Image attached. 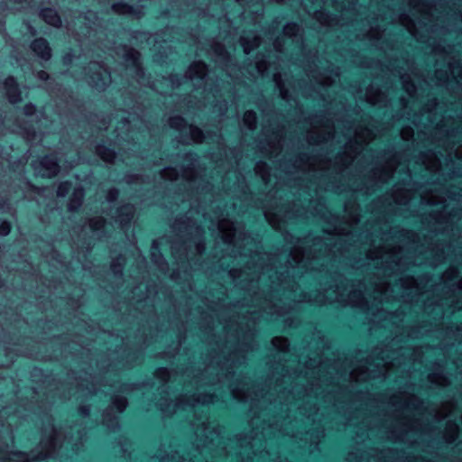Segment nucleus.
<instances>
[{"label": "nucleus", "instance_id": "ddd939ff", "mask_svg": "<svg viewBox=\"0 0 462 462\" xmlns=\"http://www.w3.org/2000/svg\"><path fill=\"white\" fill-rule=\"evenodd\" d=\"M336 137V126L330 123H326L321 126L313 125L312 130L308 134V142L311 144H319Z\"/></svg>", "mask_w": 462, "mask_h": 462}, {"label": "nucleus", "instance_id": "864d4df0", "mask_svg": "<svg viewBox=\"0 0 462 462\" xmlns=\"http://www.w3.org/2000/svg\"><path fill=\"white\" fill-rule=\"evenodd\" d=\"M268 67H267V63L266 61L262 59H258L257 61H256V69L259 73L261 74H263L266 70H267Z\"/></svg>", "mask_w": 462, "mask_h": 462}, {"label": "nucleus", "instance_id": "58836bf2", "mask_svg": "<svg viewBox=\"0 0 462 462\" xmlns=\"http://www.w3.org/2000/svg\"><path fill=\"white\" fill-rule=\"evenodd\" d=\"M244 125L248 127V129L253 130L256 126V115L254 111L248 110L245 113L243 118Z\"/></svg>", "mask_w": 462, "mask_h": 462}, {"label": "nucleus", "instance_id": "37998d69", "mask_svg": "<svg viewBox=\"0 0 462 462\" xmlns=\"http://www.w3.org/2000/svg\"><path fill=\"white\" fill-rule=\"evenodd\" d=\"M300 31V26L294 23H287L283 28V33L288 37H295Z\"/></svg>", "mask_w": 462, "mask_h": 462}, {"label": "nucleus", "instance_id": "8fccbe9b", "mask_svg": "<svg viewBox=\"0 0 462 462\" xmlns=\"http://www.w3.org/2000/svg\"><path fill=\"white\" fill-rule=\"evenodd\" d=\"M123 262L121 258L116 259L112 262L111 268L115 274H121L123 271Z\"/></svg>", "mask_w": 462, "mask_h": 462}, {"label": "nucleus", "instance_id": "a211bd4d", "mask_svg": "<svg viewBox=\"0 0 462 462\" xmlns=\"http://www.w3.org/2000/svg\"><path fill=\"white\" fill-rule=\"evenodd\" d=\"M42 167V175L45 177H53L59 172V164L57 160L52 156H45L40 162Z\"/></svg>", "mask_w": 462, "mask_h": 462}, {"label": "nucleus", "instance_id": "f704fd0d", "mask_svg": "<svg viewBox=\"0 0 462 462\" xmlns=\"http://www.w3.org/2000/svg\"><path fill=\"white\" fill-rule=\"evenodd\" d=\"M401 80L403 88L407 92V94L411 97H413L416 93L417 88L413 82V79H411V76L410 74H402L401 76Z\"/></svg>", "mask_w": 462, "mask_h": 462}, {"label": "nucleus", "instance_id": "7ed1b4c3", "mask_svg": "<svg viewBox=\"0 0 462 462\" xmlns=\"http://www.w3.org/2000/svg\"><path fill=\"white\" fill-rule=\"evenodd\" d=\"M319 385L311 383L310 389L299 383H295L291 390H282L281 394L273 402L270 401V407L276 408L279 404L285 412H291L297 409L299 412L311 419L313 421L321 420L324 416L323 410L337 407V394L330 391H319Z\"/></svg>", "mask_w": 462, "mask_h": 462}, {"label": "nucleus", "instance_id": "f03ea898", "mask_svg": "<svg viewBox=\"0 0 462 462\" xmlns=\"http://www.w3.org/2000/svg\"><path fill=\"white\" fill-rule=\"evenodd\" d=\"M404 250L403 245L391 244L369 248L366 252L367 258L372 261H380L374 263V267L377 269L376 274L382 275L383 278L371 282L369 288L362 282L357 284L347 283L343 287V281H341V285L337 284L325 290L322 300L337 301L369 310L368 303L371 300L383 302L394 298L393 286L385 278L397 274L408 264L414 263L413 261L404 257Z\"/></svg>", "mask_w": 462, "mask_h": 462}, {"label": "nucleus", "instance_id": "a19ab883", "mask_svg": "<svg viewBox=\"0 0 462 462\" xmlns=\"http://www.w3.org/2000/svg\"><path fill=\"white\" fill-rule=\"evenodd\" d=\"M161 176L163 179L174 180L179 178L180 172L176 168L167 167L161 171Z\"/></svg>", "mask_w": 462, "mask_h": 462}, {"label": "nucleus", "instance_id": "69168bd1", "mask_svg": "<svg viewBox=\"0 0 462 462\" xmlns=\"http://www.w3.org/2000/svg\"><path fill=\"white\" fill-rule=\"evenodd\" d=\"M402 236H407L408 238H414L415 234L410 231L402 230Z\"/></svg>", "mask_w": 462, "mask_h": 462}, {"label": "nucleus", "instance_id": "680f3d73", "mask_svg": "<svg viewBox=\"0 0 462 462\" xmlns=\"http://www.w3.org/2000/svg\"><path fill=\"white\" fill-rule=\"evenodd\" d=\"M10 410H13V409L11 407H5L0 411V420H1L2 424H3L2 419L8 414Z\"/></svg>", "mask_w": 462, "mask_h": 462}, {"label": "nucleus", "instance_id": "20e7f679", "mask_svg": "<svg viewBox=\"0 0 462 462\" xmlns=\"http://www.w3.org/2000/svg\"><path fill=\"white\" fill-rule=\"evenodd\" d=\"M419 403V400L414 396H409L398 403L400 414L394 417L385 432L388 439L412 445L417 443L419 439H424L425 430L420 420L415 418L417 413L411 411L416 409Z\"/></svg>", "mask_w": 462, "mask_h": 462}, {"label": "nucleus", "instance_id": "473e14b6", "mask_svg": "<svg viewBox=\"0 0 462 462\" xmlns=\"http://www.w3.org/2000/svg\"><path fill=\"white\" fill-rule=\"evenodd\" d=\"M151 257L152 262L158 266V268L162 271L167 270V263L161 253L157 250L156 243L153 242L152 246Z\"/></svg>", "mask_w": 462, "mask_h": 462}, {"label": "nucleus", "instance_id": "9d476101", "mask_svg": "<svg viewBox=\"0 0 462 462\" xmlns=\"http://www.w3.org/2000/svg\"><path fill=\"white\" fill-rule=\"evenodd\" d=\"M266 220L275 229H282V223L291 219L293 217H301L302 214L299 211H293L291 205L276 206L275 208H267L263 212Z\"/></svg>", "mask_w": 462, "mask_h": 462}, {"label": "nucleus", "instance_id": "de8ad7c7", "mask_svg": "<svg viewBox=\"0 0 462 462\" xmlns=\"http://www.w3.org/2000/svg\"><path fill=\"white\" fill-rule=\"evenodd\" d=\"M399 282L401 287L404 289L412 288L416 283V281L412 277H402L399 279Z\"/></svg>", "mask_w": 462, "mask_h": 462}, {"label": "nucleus", "instance_id": "4468645a", "mask_svg": "<svg viewBox=\"0 0 462 462\" xmlns=\"http://www.w3.org/2000/svg\"><path fill=\"white\" fill-rule=\"evenodd\" d=\"M116 54L124 59L127 66H132L136 77L143 76V69L139 62L140 53L137 51L124 45L117 48Z\"/></svg>", "mask_w": 462, "mask_h": 462}, {"label": "nucleus", "instance_id": "09e8293b", "mask_svg": "<svg viewBox=\"0 0 462 462\" xmlns=\"http://www.w3.org/2000/svg\"><path fill=\"white\" fill-rule=\"evenodd\" d=\"M383 33L384 32L382 31L380 28L372 27L367 33V37L370 39L380 40L383 37Z\"/></svg>", "mask_w": 462, "mask_h": 462}, {"label": "nucleus", "instance_id": "a18cd8bd", "mask_svg": "<svg viewBox=\"0 0 462 462\" xmlns=\"http://www.w3.org/2000/svg\"><path fill=\"white\" fill-rule=\"evenodd\" d=\"M105 222V219L101 217H94L89 220V227L94 231L100 230L104 227Z\"/></svg>", "mask_w": 462, "mask_h": 462}, {"label": "nucleus", "instance_id": "4d7b16f0", "mask_svg": "<svg viewBox=\"0 0 462 462\" xmlns=\"http://www.w3.org/2000/svg\"><path fill=\"white\" fill-rule=\"evenodd\" d=\"M401 355L402 356H409L410 359H412V360H416L417 359V356H416V353L414 350L411 349V348H408V347H405V348H402L401 349Z\"/></svg>", "mask_w": 462, "mask_h": 462}, {"label": "nucleus", "instance_id": "2eb2a0df", "mask_svg": "<svg viewBox=\"0 0 462 462\" xmlns=\"http://www.w3.org/2000/svg\"><path fill=\"white\" fill-rule=\"evenodd\" d=\"M207 76V66L201 61L193 62L186 72V78L194 81L199 80L204 82Z\"/></svg>", "mask_w": 462, "mask_h": 462}, {"label": "nucleus", "instance_id": "0eeeda50", "mask_svg": "<svg viewBox=\"0 0 462 462\" xmlns=\"http://www.w3.org/2000/svg\"><path fill=\"white\" fill-rule=\"evenodd\" d=\"M215 402V395L208 393H199L198 395H182L176 402H171L168 399H161L157 405L165 415H171L179 409L194 407L196 404H208Z\"/></svg>", "mask_w": 462, "mask_h": 462}, {"label": "nucleus", "instance_id": "e2e57ef3", "mask_svg": "<svg viewBox=\"0 0 462 462\" xmlns=\"http://www.w3.org/2000/svg\"><path fill=\"white\" fill-rule=\"evenodd\" d=\"M79 412L82 414L83 417H87L89 414V408L88 406H81L79 408Z\"/></svg>", "mask_w": 462, "mask_h": 462}, {"label": "nucleus", "instance_id": "72a5a7b5", "mask_svg": "<svg viewBox=\"0 0 462 462\" xmlns=\"http://www.w3.org/2000/svg\"><path fill=\"white\" fill-rule=\"evenodd\" d=\"M97 153L103 161L106 162H113L116 158L115 152L104 145L97 146Z\"/></svg>", "mask_w": 462, "mask_h": 462}, {"label": "nucleus", "instance_id": "603ef678", "mask_svg": "<svg viewBox=\"0 0 462 462\" xmlns=\"http://www.w3.org/2000/svg\"><path fill=\"white\" fill-rule=\"evenodd\" d=\"M436 106H437L436 99H433V100H431L430 104H429L426 107H424L422 109L423 113L428 114V120L430 123H432V120H431V111H432L433 108H435Z\"/></svg>", "mask_w": 462, "mask_h": 462}, {"label": "nucleus", "instance_id": "79ce46f5", "mask_svg": "<svg viewBox=\"0 0 462 462\" xmlns=\"http://www.w3.org/2000/svg\"><path fill=\"white\" fill-rule=\"evenodd\" d=\"M112 9L115 13L119 14H132L134 13L132 6L122 3L114 4Z\"/></svg>", "mask_w": 462, "mask_h": 462}, {"label": "nucleus", "instance_id": "cd10ccee", "mask_svg": "<svg viewBox=\"0 0 462 462\" xmlns=\"http://www.w3.org/2000/svg\"><path fill=\"white\" fill-rule=\"evenodd\" d=\"M459 427L458 425L451 420H448L446 425L445 432L443 434V438L445 439L446 442L452 443L455 441L458 435Z\"/></svg>", "mask_w": 462, "mask_h": 462}, {"label": "nucleus", "instance_id": "bb28decb", "mask_svg": "<svg viewBox=\"0 0 462 462\" xmlns=\"http://www.w3.org/2000/svg\"><path fill=\"white\" fill-rule=\"evenodd\" d=\"M400 23L406 28V30L417 40L422 41L419 36L415 22L407 14H402L399 18Z\"/></svg>", "mask_w": 462, "mask_h": 462}, {"label": "nucleus", "instance_id": "052dcab7", "mask_svg": "<svg viewBox=\"0 0 462 462\" xmlns=\"http://www.w3.org/2000/svg\"><path fill=\"white\" fill-rule=\"evenodd\" d=\"M156 374L157 376L165 379L169 375V373L166 368H160L157 370Z\"/></svg>", "mask_w": 462, "mask_h": 462}, {"label": "nucleus", "instance_id": "7c9ffc66", "mask_svg": "<svg viewBox=\"0 0 462 462\" xmlns=\"http://www.w3.org/2000/svg\"><path fill=\"white\" fill-rule=\"evenodd\" d=\"M395 168L393 163H388L383 170H376L374 173V178L377 179L381 182H386L389 179L392 178Z\"/></svg>", "mask_w": 462, "mask_h": 462}, {"label": "nucleus", "instance_id": "393cba45", "mask_svg": "<svg viewBox=\"0 0 462 462\" xmlns=\"http://www.w3.org/2000/svg\"><path fill=\"white\" fill-rule=\"evenodd\" d=\"M240 42L245 53L248 54L252 50L260 45L261 38L254 33H250L242 36Z\"/></svg>", "mask_w": 462, "mask_h": 462}, {"label": "nucleus", "instance_id": "1a4fd4ad", "mask_svg": "<svg viewBox=\"0 0 462 462\" xmlns=\"http://www.w3.org/2000/svg\"><path fill=\"white\" fill-rule=\"evenodd\" d=\"M84 79L97 89H104L111 82L110 72L99 62H91Z\"/></svg>", "mask_w": 462, "mask_h": 462}, {"label": "nucleus", "instance_id": "e433bc0d", "mask_svg": "<svg viewBox=\"0 0 462 462\" xmlns=\"http://www.w3.org/2000/svg\"><path fill=\"white\" fill-rule=\"evenodd\" d=\"M410 199H411V196L407 190H399V189L394 190L393 200L397 204L406 205L410 202Z\"/></svg>", "mask_w": 462, "mask_h": 462}, {"label": "nucleus", "instance_id": "f257e3e1", "mask_svg": "<svg viewBox=\"0 0 462 462\" xmlns=\"http://www.w3.org/2000/svg\"><path fill=\"white\" fill-rule=\"evenodd\" d=\"M210 229L217 230L227 245H233L236 253L247 257L242 269H232L229 275L237 281L241 289L247 291L251 296V307L254 310L243 313L245 319L255 322L260 317L274 319L287 313L291 306L283 302L278 296L282 292L285 299L297 300L296 295H291L296 290L295 277L309 270L323 272L325 263L343 255L348 249L344 247L349 240L346 236L316 237L311 248L307 253L305 247L309 244L307 238L298 239L290 254L285 258L286 265L278 270L274 263L283 258L282 254H270L258 252L254 239L245 232L241 223H234L226 217L217 216L211 219ZM249 305V303H247Z\"/></svg>", "mask_w": 462, "mask_h": 462}, {"label": "nucleus", "instance_id": "a878e982", "mask_svg": "<svg viewBox=\"0 0 462 462\" xmlns=\"http://www.w3.org/2000/svg\"><path fill=\"white\" fill-rule=\"evenodd\" d=\"M40 15L50 25L59 27L61 24L58 13L52 8L42 9Z\"/></svg>", "mask_w": 462, "mask_h": 462}, {"label": "nucleus", "instance_id": "39448f33", "mask_svg": "<svg viewBox=\"0 0 462 462\" xmlns=\"http://www.w3.org/2000/svg\"><path fill=\"white\" fill-rule=\"evenodd\" d=\"M60 436L61 433L54 428L52 420L48 418L47 424L42 430V440L36 450H33L30 456L20 451L7 454L0 450V462H31L51 457L56 454L60 445Z\"/></svg>", "mask_w": 462, "mask_h": 462}, {"label": "nucleus", "instance_id": "5fc2aeb1", "mask_svg": "<svg viewBox=\"0 0 462 462\" xmlns=\"http://www.w3.org/2000/svg\"><path fill=\"white\" fill-rule=\"evenodd\" d=\"M11 226L10 224L6 221H3L0 223V235L7 236L10 233Z\"/></svg>", "mask_w": 462, "mask_h": 462}, {"label": "nucleus", "instance_id": "2f4dec72", "mask_svg": "<svg viewBox=\"0 0 462 462\" xmlns=\"http://www.w3.org/2000/svg\"><path fill=\"white\" fill-rule=\"evenodd\" d=\"M254 171L259 175L265 184L271 183L270 168L263 162H258L254 166Z\"/></svg>", "mask_w": 462, "mask_h": 462}, {"label": "nucleus", "instance_id": "4c0bfd02", "mask_svg": "<svg viewBox=\"0 0 462 462\" xmlns=\"http://www.w3.org/2000/svg\"><path fill=\"white\" fill-rule=\"evenodd\" d=\"M213 52L221 60L228 61L230 56L225 49V46L219 42H215L212 45Z\"/></svg>", "mask_w": 462, "mask_h": 462}, {"label": "nucleus", "instance_id": "bf43d9fd", "mask_svg": "<svg viewBox=\"0 0 462 462\" xmlns=\"http://www.w3.org/2000/svg\"><path fill=\"white\" fill-rule=\"evenodd\" d=\"M24 114L27 116H32L35 112V106L32 104H28L23 108Z\"/></svg>", "mask_w": 462, "mask_h": 462}, {"label": "nucleus", "instance_id": "6ab92c4d", "mask_svg": "<svg viewBox=\"0 0 462 462\" xmlns=\"http://www.w3.org/2000/svg\"><path fill=\"white\" fill-rule=\"evenodd\" d=\"M31 48L37 56L44 60H48L51 57V48L47 41L42 38L34 40Z\"/></svg>", "mask_w": 462, "mask_h": 462}, {"label": "nucleus", "instance_id": "ea45409f", "mask_svg": "<svg viewBox=\"0 0 462 462\" xmlns=\"http://www.w3.org/2000/svg\"><path fill=\"white\" fill-rule=\"evenodd\" d=\"M272 345L279 351L285 352L289 348V341L285 337H276L273 338Z\"/></svg>", "mask_w": 462, "mask_h": 462}, {"label": "nucleus", "instance_id": "aec40b11", "mask_svg": "<svg viewBox=\"0 0 462 462\" xmlns=\"http://www.w3.org/2000/svg\"><path fill=\"white\" fill-rule=\"evenodd\" d=\"M183 159L188 164L181 166V177L189 182H195V157L191 153H186Z\"/></svg>", "mask_w": 462, "mask_h": 462}, {"label": "nucleus", "instance_id": "c85d7f7f", "mask_svg": "<svg viewBox=\"0 0 462 462\" xmlns=\"http://www.w3.org/2000/svg\"><path fill=\"white\" fill-rule=\"evenodd\" d=\"M84 198V190L82 188H77L74 189L72 196L69 202V209L70 211L77 210L82 204V200Z\"/></svg>", "mask_w": 462, "mask_h": 462}, {"label": "nucleus", "instance_id": "c9c22d12", "mask_svg": "<svg viewBox=\"0 0 462 462\" xmlns=\"http://www.w3.org/2000/svg\"><path fill=\"white\" fill-rule=\"evenodd\" d=\"M273 81L275 82V85L280 91V96L282 97V98L284 100H290L291 97L289 95V91L285 89L280 73H275L273 75Z\"/></svg>", "mask_w": 462, "mask_h": 462}, {"label": "nucleus", "instance_id": "dca6fc26", "mask_svg": "<svg viewBox=\"0 0 462 462\" xmlns=\"http://www.w3.org/2000/svg\"><path fill=\"white\" fill-rule=\"evenodd\" d=\"M365 97L367 102L372 105L386 106L389 103L387 96L373 85L366 89Z\"/></svg>", "mask_w": 462, "mask_h": 462}, {"label": "nucleus", "instance_id": "13d9d810", "mask_svg": "<svg viewBox=\"0 0 462 462\" xmlns=\"http://www.w3.org/2000/svg\"><path fill=\"white\" fill-rule=\"evenodd\" d=\"M117 197H118V190L116 189H109V191L107 193L106 199L109 202H113L114 200L116 199Z\"/></svg>", "mask_w": 462, "mask_h": 462}, {"label": "nucleus", "instance_id": "4be33fe9", "mask_svg": "<svg viewBox=\"0 0 462 462\" xmlns=\"http://www.w3.org/2000/svg\"><path fill=\"white\" fill-rule=\"evenodd\" d=\"M69 434V436H65L63 444L71 445V448L77 451L79 449L78 442L81 443L83 441L85 433H83L79 427L74 426L70 429Z\"/></svg>", "mask_w": 462, "mask_h": 462}, {"label": "nucleus", "instance_id": "49530a36", "mask_svg": "<svg viewBox=\"0 0 462 462\" xmlns=\"http://www.w3.org/2000/svg\"><path fill=\"white\" fill-rule=\"evenodd\" d=\"M429 380L433 383L439 385H446L447 384V379L439 374H430L429 375Z\"/></svg>", "mask_w": 462, "mask_h": 462}, {"label": "nucleus", "instance_id": "6e6d98bb", "mask_svg": "<svg viewBox=\"0 0 462 462\" xmlns=\"http://www.w3.org/2000/svg\"><path fill=\"white\" fill-rule=\"evenodd\" d=\"M402 138L410 140L413 136V130L411 127H405L401 132Z\"/></svg>", "mask_w": 462, "mask_h": 462}, {"label": "nucleus", "instance_id": "5701e85b", "mask_svg": "<svg viewBox=\"0 0 462 462\" xmlns=\"http://www.w3.org/2000/svg\"><path fill=\"white\" fill-rule=\"evenodd\" d=\"M420 160L428 171L431 172H437L439 171L441 162L436 153L431 152L423 153Z\"/></svg>", "mask_w": 462, "mask_h": 462}, {"label": "nucleus", "instance_id": "c03bdc74", "mask_svg": "<svg viewBox=\"0 0 462 462\" xmlns=\"http://www.w3.org/2000/svg\"><path fill=\"white\" fill-rule=\"evenodd\" d=\"M315 18L323 25L330 26L332 24L330 16L323 11H316Z\"/></svg>", "mask_w": 462, "mask_h": 462}, {"label": "nucleus", "instance_id": "774afa93", "mask_svg": "<svg viewBox=\"0 0 462 462\" xmlns=\"http://www.w3.org/2000/svg\"><path fill=\"white\" fill-rule=\"evenodd\" d=\"M291 374H282V383L279 384V386L282 385L284 383H287V381L291 380Z\"/></svg>", "mask_w": 462, "mask_h": 462}, {"label": "nucleus", "instance_id": "0e129e2a", "mask_svg": "<svg viewBox=\"0 0 462 462\" xmlns=\"http://www.w3.org/2000/svg\"><path fill=\"white\" fill-rule=\"evenodd\" d=\"M37 77H38V79H40L42 80H46L49 76H48L47 72L42 70V71L38 72Z\"/></svg>", "mask_w": 462, "mask_h": 462}, {"label": "nucleus", "instance_id": "f8f14e48", "mask_svg": "<svg viewBox=\"0 0 462 462\" xmlns=\"http://www.w3.org/2000/svg\"><path fill=\"white\" fill-rule=\"evenodd\" d=\"M127 406V400L122 396H115L112 399L110 407H108L103 414V423L110 430H115L119 427L118 417L112 414V411L116 409L118 413L123 412Z\"/></svg>", "mask_w": 462, "mask_h": 462}, {"label": "nucleus", "instance_id": "9b49d317", "mask_svg": "<svg viewBox=\"0 0 462 462\" xmlns=\"http://www.w3.org/2000/svg\"><path fill=\"white\" fill-rule=\"evenodd\" d=\"M169 125L171 128L189 134V136L185 137L182 142L201 143L204 138L203 132L199 128L193 125H187L185 120L181 116L171 117L169 119Z\"/></svg>", "mask_w": 462, "mask_h": 462}, {"label": "nucleus", "instance_id": "423d86ee", "mask_svg": "<svg viewBox=\"0 0 462 462\" xmlns=\"http://www.w3.org/2000/svg\"><path fill=\"white\" fill-rule=\"evenodd\" d=\"M378 131L374 128V124L365 126L348 127L344 133L346 138V151L343 154H339L335 161L336 170L343 171L350 165L356 159L357 153L361 150L363 144L368 143L376 137Z\"/></svg>", "mask_w": 462, "mask_h": 462}, {"label": "nucleus", "instance_id": "6e6552de", "mask_svg": "<svg viewBox=\"0 0 462 462\" xmlns=\"http://www.w3.org/2000/svg\"><path fill=\"white\" fill-rule=\"evenodd\" d=\"M402 365V362L399 359V356L393 358V360H386L385 357L383 356L380 362L374 365L376 369L359 366L351 372L350 377L352 380L357 382L380 376L386 377L393 367L401 366Z\"/></svg>", "mask_w": 462, "mask_h": 462}, {"label": "nucleus", "instance_id": "f3484780", "mask_svg": "<svg viewBox=\"0 0 462 462\" xmlns=\"http://www.w3.org/2000/svg\"><path fill=\"white\" fill-rule=\"evenodd\" d=\"M309 77L314 81L323 87H328L332 85L336 79L338 77L337 69L336 70L331 69L328 73H317L316 71H310Z\"/></svg>", "mask_w": 462, "mask_h": 462}, {"label": "nucleus", "instance_id": "c756f323", "mask_svg": "<svg viewBox=\"0 0 462 462\" xmlns=\"http://www.w3.org/2000/svg\"><path fill=\"white\" fill-rule=\"evenodd\" d=\"M421 202L429 205H438L446 203V196L442 190H437L430 196H422Z\"/></svg>", "mask_w": 462, "mask_h": 462}, {"label": "nucleus", "instance_id": "3c124183", "mask_svg": "<svg viewBox=\"0 0 462 462\" xmlns=\"http://www.w3.org/2000/svg\"><path fill=\"white\" fill-rule=\"evenodd\" d=\"M70 189V184L69 182H62L57 189V195L59 197H65Z\"/></svg>", "mask_w": 462, "mask_h": 462}, {"label": "nucleus", "instance_id": "338daca9", "mask_svg": "<svg viewBox=\"0 0 462 462\" xmlns=\"http://www.w3.org/2000/svg\"><path fill=\"white\" fill-rule=\"evenodd\" d=\"M204 250H205V245H204V244H202V243H199V244L197 245V251H198V253H199V254H202V253L204 252Z\"/></svg>", "mask_w": 462, "mask_h": 462}, {"label": "nucleus", "instance_id": "b1692460", "mask_svg": "<svg viewBox=\"0 0 462 462\" xmlns=\"http://www.w3.org/2000/svg\"><path fill=\"white\" fill-rule=\"evenodd\" d=\"M134 214V208L131 204L123 206L117 210V216L116 221L118 222L122 226L127 225L133 218Z\"/></svg>", "mask_w": 462, "mask_h": 462}, {"label": "nucleus", "instance_id": "412c9836", "mask_svg": "<svg viewBox=\"0 0 462 462\" xmlns=\"http://www.w3.org/2000/svg\"><path fill=\"white\" fill-rule=\"evenodd\" d=\"M4 87L5 88L8 100L11 103L15 104L22 100L20 91L14 78H7L5 80Z\"/></svg>", "mask_w": 462, "mask_h": 462}]
</instances>
